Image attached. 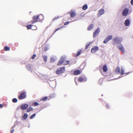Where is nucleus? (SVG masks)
Instances as JSON below:
<instances>
[{"label": "nucleus", "mask_w": 133, "mask_h": 133, "mask_svg": "<svg viewBox=\"0 0 133 133\" xmlns=\"http://www.w3.org/2000/svg\"><path fill=\"white\" fill-rule=\"evenodd\" d=\"M87 79L86 77H85L83 78V81L84 82H86L87 81Z\"/></svg>", "instance_id": "obj_44"}, {"label": "nucleus", "mask_w": 133, "mask_h": 133, "mask_svg": "<svg viewBox=\"0 0 133 133\" xmlns=\"http://www.w3.org/2000/svg\"><path fill=\"white\" fill-rule=\"evenodd\" d=\"M130 2L132 5H133V0H131Z\"/></svg>", "instance_id": "obj_45"}, {"label": "nucleus", "mask_w": 133, "mask_h": 133, "mask_svg": "<svg viewBox=\"0 0 133 133\" xmlns=\"http://www.w3.org/2000/svg\"><path fill=\"white\" fill-rule=\"evenodd\" d=\"M120 77H118V78H120Z\"/></svg>", "instance_id": "obj_57"}, {"label": "nucleus", "mask_w": 133, "mask_h": 133, "mask_svg": "<svg viewBox=\"0 0 133 133\" xmlns=\"http://www.w3.org/2000/svg\"><path fill=\"white\" fill-rule=\"evenodd\" d=\"M103 72H106L107 71L108 68L106 65L105 64L103 66Z\"/></svg>", "instance_id": "obj_19"}, {"label": "nucleus", "mask_w": 133, "mask_h": 133, "mask_svg": "<svg viewBox=\"0 0 133 133\" xmlns=\"http://www.w3.org/2000/svg\"><path fill=\"white\" fill-rule=\"evenodd\" d=\"M4 49L5 51H9L10 50V48L7 46H6L4 47Z\"/></svg>", "instance_id": "obj_28"}, {"label": "nucleus", "mask_w": 133, "mask_h": 133, "mask_svg": "<svg viewBox=\"0 0 133 133\" xmlns=\"http://www.w3.org/2000/svg\"><path fill=\"white\" fill-rule=\"evenodd\" d=\"M26 69L30 72H32V70L31 68V65L30 64H27L26 65Z\"/></svg>", "instance_id": "obj_13"}, {"label": "nucleus", "mask_w": 133, "mask_h": 133, "mask_svg": "<svg viewBox=\"0 0 133 133\" xmlns=\"http://www.w3.org/2000/svg\"><path fill=\"white\" fill-rule=\"evenodd\" d=\"M112 36L110 35L107 36L104 40L103 42L104 43H107L110 40L112 39Z\"/></svg>", "instance_id": "obj_5"}, {"label": "nucleus", "mask_w": 133, "mask_h": 133, "mask_svg": "<svg viewBox=\"0 0 133 133\" xmlns=\"http://www.w3.org/2000/svg\"><path fill=\"white\" fill-rule=\"evenodd\" d=\"M66 64H69V63L70 62V61H68V60H66Z\"/></svg>", "instance_id": "obj_46"}, {"label": "nucleus", "mask_w": 133, "mask_h": 133, "mask_svg": "<svg viewBox=\"0 0 133 133\" xmlns=\"http://www.w3.org/2000/svg\"><path fill=\"white\" fill-rule=\"evenodd\" d=\"M105 106H106V107L107 108V109H109V108H110L108 104H106L105 105Z\"/></svg>", "instance_id": "obj_41"}, {"label": "nucleus", "mask_w": 133, "mask_h": 133, "mask_svg": "<svg viewBox=\"0 0 133 133\" xmlns=\"http://www.w3.org/2000/svg\"><path fill=\"white\" fill-rule=\"evenodd\" d=\"M84 16V15H83V14L82 13L80 15V16L81 17H83Z\"/></svg>", "instance_id": "obj_47"}, {"label": "nucleus", "mask_w": 133, "mask_h": 133, "mask_svg": "<svg viewBox=\"0 0 133 133\" xmlns=\"http://www.w3.org/2000/svg\"><path fill=\"white\" fill-rule=\"evenodd\" d=\"M94 27L93 24H91L87 28V30L88 31H90Z\"/></svg>", "instance_id": "obj_21"}, {"label": "nucleus", "mask_w": 133, "mask_h": 133, "mask_svg": "<svg viewBox=\"0 0 133 133\" xmlns=\"http://www.w3.org/2000/svg\"><path fill=\"white\" fill-rule=\"evenodd\" d=\"M99 49L98 47L97 46H95L93 47L91 49V52L92 53H94L96 52Z\"/></svg>", "instance_id": "obj_9"}, {"label": "nucleus", "mask_w": 133, "mask_h": 133, "mask_svg": "<svg viewBox=\"0 0 133 133\" xmlns=\"http://www.w3.org/2000/svg\"><path fill=\"white\" fill-rule=\"evenodd\" d=\"M129 10L127 8H125L123 10L122 12V15L123 16H127L129 13Z\"/></svg>", "instance_id": "obj_4"}, {"label": "nucleus", "mask_w": 133, "mask_h": 133, "mask_svg": "<svg viewBox=\"0 0 133 133\" xmlns=\"http://www.w3.org/2000/svg\"><path fill=\"white\" fill-rule=\"evenodd\" d=\"M12 102L14 103H15L17 102V99L16 98H14L12 99Z\"/></svg>", "instance_id": "obj_31"}, {"label": "nucleus", "mask_w": 133, "mask_h": 133, "mask_svg": "<svg viewBox=\"0 0 133 133\" xmlns=\"http://www.w3.org/2000/svg\"><path fill=\"white\" fill-rule=\"evenodd\" d=\"M36 56V55L35 54H34L31 57L32 58V59H34L35 58Z\"/></svg>", "instance_id": "obj_39"}, {"label": "nucleus", "mask_w": 133, "mask_h": 133, "mask_svg": "<svg viewBox=\"0 0 133 133\" xmlns=\"http://www.w3.org/2000/svg\"><path fill=\"white\" fill-rule=\"evenodd\" d=\"M33 108L31 107H30L27 108L26 110V112H28L30 111L33 110Z\"/></svg>", "instance_id": "obj_24"}, {"label": "nucleus", "mask_w": 133, "mask_h": 133, "mask_svg": "<svg viewBox=\"0 0 133 133\" xmlns=\"http://www.w3.org/2000/svg\"><path fill=\"white\" fill-rule=\"evenodd\" d=\"M82 50H80L78 52H77V54L76 55V57H77L79 56L81 54V52H82Z\"/></svg>", "instance_id": "obj_27"}, {"label": "nucleus", "mask_w": 133, "mask_h": 133, "mask_svg": "<svg viewBox=\"0 0 133 133\" xmlns=\"http://www.w3.org/2000/svg\"><path fill=\"white\" fill-rule=\"evenodd\" d=\"M28 115L26 113H24L23 115L22 116V119L23 120H25L28 117Z\"/></svg>", "instance_id": "obj_15"}, {"label": "nucleus", "mask_w": 133, "mask_h": 133, "mask_svg": "<svg viewBox=\"0 0 133 133\" xmlns=\"http://www.w3.org/2000/svg\"><path fill=\"white\" fill-rule=\"evenodd\" d=\"M87 8L88 5L87 4H85L83 5L82 8L83 10H86Z\"/></svg>", "instance_id": "obj_23"}, {"label": "nucleus", "mask_w": 133, "mask_h": 133, "mask_svg": "<svg viewBox=\"0 0 133 133\" xmlns=\"http://www.w3.org/2000/svg\"><path fill=\"white\" fill-rule=\"evenodd\" d=\"M26 97V92L25 91L22 92L18 97V98L20 100L24 99Z\"/></svg>", "instance_id": "obj_2"}, {"label": "nucleus", "mask_w": 133, "mask_h": 133, "mask_svg": "<svg viewBox=\"0 0 133 133\" xmlns=\"http://www.w3.org/2000/svg\"><path fill=\"white\" fill-rule=\"evenodd\" d=\"M57 59L55 56H51L50 58V62H55Z\"/></svg>", "instance_id": "obj_18"}, {"label": "nucleus", "mask_w": 133, "mask_h": 133, "mask_svg": "<svg viewBox=\"0 0 133 133\" xmlns=\"http://www.w3.org/2000/svg\"><path fill=\"white\" fill-rule=\"evenodd\" d=\"M28 107V104L26 103H23L21 104L20 106L21 109L23 110H24L27 109Z\"/></svg>", "instance_id": "obj_8"}, {"label": "nucleus", "mask_w": 133, "mask_h": 133, "mask_svg": "<svg viewBox=\"0 0 133 133\" xmlns=\"http://www.w3.org/2000/svg\"><path fill=\"white\" fill-rule=\"evenodd\" d=\"M124 68L123 66L121 67V71L120 74L121 75H123L124 73Z\"/></svg>", "instance_id": "obj_22"}, {"label": "nucleus", "mask_w": 133, "mask_h": 133, "mask_svg": "<svg viewBox=\"0 0 133 133\" xmlns=\"http://www.w3.org/2000/svg\"><path fill=\"white\" fill-rule=\"evenodd\" d=\"M48 39L47 41H46V42H47V41H48Z\"/></svg>", "instance_id": "obj_54"}, {"label": "nucleus", "mask_w": 133, "mask_h": 133, "mask_svg": "<svg viewBox=\"0 0 133 133\" xmlns=\"http://www.w3.org/2000/svg\"><path fill=\"white\" fill-rule=\"evenodd\" d=\"M117 47L118 49L121 52L123 53H124L125 52V50L123 45L121 44H119V45L117 46Z\"/></svg>", "instance_id": "obj_7"}, {"label": "nucleus", "mask_w": 133, "mask_h": 133, "mask_svg": "<svg viewBox=\"0 0 133 133\" xmlns=\"http://www.w3.org/2000/svg\"><path fill=\"white\" fill-rule=\"evenodd\" d=\"M70 22H69V21H67V22H66L64 23V24L65 25H66L68 24Z\"/></svg>", "instance_id": "obj_40"}, {"label": "nucleus", "mask_w": 133, "mask_h": 133, "mask_svg": "<svg viewBox=\"0 0 133 133\" xmlns=\"http://www.w3.org/2000/svg\"><path fill=\"white\" fill-rule=\"evenodd\" d=\"M55 95V94H52V95H50V97H52V95Z\"/></svg>", "instance_id": "obj_49"}, {"label": "nucleus", "mask_w": 133, "mask_h": 133, "mask_svg": "<svg viewBox=\"0 0 133 133\" xmlns=\"http://www.w3.org/2000/svg\"><path fill=\"white\" fill-rule=\"evenodd\" d=\"M43 59L45 62H46L47 59V56L46 55H44L43 56Z\"/></svg>", "instance_id": "obj_26"}, {"label": "nucleus", "mask_w": 133, "mask_h": 133, "mask_svg": "<svg viewBox=\"0 0 133 133\" xmlns=\"http://www.w3.org/2000/svg\"><path fill=\"white\" fill-rule=\"evenodd\" d=\"M101 74H102V72H101Z\"/></svg>", "instance_id": "obj_55"}, {"label": "nucleus", "mask_w": 133, "mask_h": 133, "mask_svg": "<svg viewBox=\"0 0 133 133\" xmlns=\"http://www.w3.org/2000/svg\"><path fill=\"white\" fill-rule=\"evenodd\" d=\"M48 97L47 96H45L44 97H42L41 98V101H46L47 99H48Z\"/></svg>", "instance_id": "obj_25"}, {"label": "nucleus", "mask_w": 133, "mask_h": 133, "mask_svg": "<svg viewBox=\"0 0 133 133\" xmlns=\"http://www.w3.org/2000/svg\"><path fill=\"white\" fill-rule=\"evenodd\" d=\"M14 127L12 126L11 128V129H12L11 130L10 133H13V132L14 131Z\"/></svg>", "instance_id": "obj_38"}, {"label": "nucleus", "mask_w": 133, "mask_h": 133, "mask_svg": "<svg viewBox=\"0 0 133 133\" xmlns=\"http://www.w3.org/2000/svg\"><path fill=\"white\" fill-rule=\"evenodd\" d=\"M19 107H18V108H19Z\"/></svg>", "instance_id": "obj_58"}, {"label": "nucleus", "mask_w": 133, "mask_h": 133, "mask_svg": "<svg viewBox=\"0 0 133 133\" xmlns=\"http://www.w3.org/2000/svg\"><path fill=\"white\" fill-rule=\"evenodd\" d=\"M122 38L121 37H116L113 39L114 44H120L122 41Z\"/></svg>", "instance_id": "obj_1"}, {"label": "nucleus", "mask_w": 133, "mask_h": 133, "mask_svg": "<svg viewBox=\"0 0 133 133\" xmlns=\"http://www.w3.org/2000/svg\"><path fill=\"white\" fill-rule=\"evenodd\" d=\"M50 48L49 44H47L46 45L44 49V51H46L48 50Z\"/></svg>", "instance_id": "obj_20"}, {"label": "nucleus", "mask_w": 133, "mask_h": 133, "mask_svg": "<svg viewBox=\"0 0 133 133\" xmlns=\"http://www.w3.org/2000/svg\"><path fill=\"white\" fill-rule=\"evenodd\" d=\"M65 70V67L64 66L58 68L56 71V73L57 74H59L63 72Z\"/></svg>", "instance_id": "obj_3"}, {"label": "nucleus", "mask_w": 133, "mask_h": 133, "mask_svg": "<svg viewBox=\"0 0 133 133\" xmlns=\"http://www.w3.org/2000/svg\"><path fill=\"white\" fill-rule=\"evenodd\" d=\"M100 28L99 27H98L96 29L93 33V38H95V37L97 35L99 34V32H100Z\"/></svg>", "instance_id": "obj_6"}, {"label": "nucleus", "mask_w": 133, "mask_h": 133, "mask_svg": "<svg viewBox=\"0 0 133 133\" xmlns=\"http://www.w3.org/2000/svg\"><path fill=\"white\" fill-rule=\"evenodd\" d=\"M104 13V10L103 9H101L98 12V15L100 16L103 14Z\"/></svg>", "instance_id": "obj_14"}, {"label": "nucleus", "mask_w": 133, "mask_h": 133, "mask_svg": "<svg viewBox=\"0 0 133 133\" xmlns=\"http://www.w3.org/2000/svg\"><path fill=\"white\" fill-rule=\"evenodd\" d=\"M69 13L70 14V16L71 17H75L76 15V13L75 11H73L71 10Z\"/></svg>", "instance_id": "obj_11"}, {"label": "nucleus", "mask_w": 133, "mask_h": 133, "mask_svg": "<svg viewBox=\"0 0 133 133\" xmlns=\"http://www.w3.org/2000/svg\"><path fill=\"white\" fill-rule=\"evenodd\" d=\"M42 15L43 16V19H44V16H43L42 14H40V15Z\"/></svg>", "instance_id": "obj_51"}, {"label": "nucleus", "mask_w": 133, "mask_h": 133, "mask_svg": "<svg viewBox=\"0 0 133 133\" xmlns=\"http://www.w3.org/2000/svg\"><path fill=\"white\" fill-rule=\"evenodd\" d=\"M129 73V72H127V73H125V74H128Z\"/></svg>", "instance_id": "obj_52"}, {"label": "nucleus", "mask_w": 133, "mask_h": 133, "mask_svg": "<svg viewBox=\"0 0 133 133\" xmlns=\"http://www.w3.org/2000/svg\"><path fill=\"white\" fill-rule=\"evenodd\" d=\"M33 105L35 106H37L38 105H39V104L37 102H35L33 103Z\"/></svg>", "instance_id": "obj_36"}, {"label": "nucleus", "mask_w": 133, "mask_h": 133, "mask_svg": "<svg viewBox=\"0 0 133 133\" xmlns=\"http://www.w3.org/2000/svg\"><path fill=\"white\" fill-rule=\"evenodd\" d=\"M32 26V25L31 24L28 25L26 26V27L28 29H31Z\"/></svg>", "instance_id": "obj_32"}, {"label": "nucleus", "mask_w": 133, "mask_h": 133, "mask_svg": "<svg viewBox=\"0 0 133 133\" xmlns=\"http://www.w3.org/2000/svg\"><path fill=\"white\" fill-rule=\"evenodd\" d=\"M76 85H77V83L76 82Z\"/></svg>", "instance_id": "obj_53"}, {"label": "nucleus", "mask_w": 133, "mask_h": 133, "mask_svg": "<svg viewBox=\"0 0 133 133\" xmlns=\"http://www.w3.org/2000/svg\"><path fill=\"white\" fill-rule=\"evenodd\" d=\"M36 114H34L32 115L30 117V119H32L34 118L36 116Z\"/></svg>", "instance_id": "obj_34"}, {"label": "nucleus", "mask_w": 133, "mask_h": 133, "mask_svg": "<svg viewBox=\"0 0 133 133\" xmlns=\"http://www.w3.org/2000/svg\"><path fill=\"white\" fill-rule=\"evenodd\" d=\"M63 27H60L59 28H58L57 29L55 30V32L56 31H58V30H59L61 28Z\"/></svg>", "instance_id": "obj_42"}, {"label": "nucleus", "mask_w": 133, "mask_h": 133, "mask_svg": "<svg viewBox=\"0 0 133 133\" xmlns=\"http://www.w3.org/2000/svg\"><path fill=\"white\" fill-rule=\"evenodd\" d=\"M73 73L75 75H78L80 74V71L79 70H75L74 71Z\"/></svg>", "instance_id": "obj_17"}, {"label": "nucleus", "mask_w": 133, "mask_h": 133, "mask_svg": "<svg viewBox=\"0 0 133 133\" xmlns=\"http://www.w3.org/2000/svg\"><path fill=\"white\" fill-rule=\"evenodd\" d=\"M130 24V21L129 19H126L124 23V24L125 26H128Z\"/></svg>", "instance_id": "obj_12"}, {"label": "nucleus", "mask_w": 133, "mask_h": 133, "mask_svg": "<svg viewBox=\"0 0 133 133\" xmlns=\"http://www.w3.org/2000/svg\"><path fill=\"white\" fill-rule=\"evenodd\" d=\"M39 15H38L36 16H34L33 17V21H31V23L34 24L37 22V20L39 19Z\"/></svg>", "instance_id": "obj_10"}, {"label": "nucleus", "mask_w": 133, "mask_h": 133, "mask_svg": "<svg viewBox=\"0 0 133 133\" xmlns=\"http://www.w3.org/2000/svg\"><path fill=\"white\" fill-rule=\"evenodd\" d=\"M65 59V57H64L62 56L61 57L60 60H62L63 62H64V61Z\"/></svg>", "instance_id": "obj_35"}, {"label": "nucleus", "mask_w": 133, "mask_h": 133, "mask_svg": "<svg viewBox=\"0 0 133 133\" xmlns=\"http://www.w3.org/2000/svg\"><path fill=\"white\" fill-rule=\"evenodd\" d=\"M42 76L43 78H44L46 79H48V75H43Z\"/></svg>", "instance_id": "obj_37"}, {"label": "nucleus", "mask_w": 133, "mask_h": 133, "mask_svg": "<svg viewBox=\"0 0 133 133\" xmlns=\"http://www.w3.org/2000/svg\"><path fill=\"white\" fill-rule=\"evenodd\" d=\"M115 73L117 74H119L120 72V68L119 67H117L115 71Z\"/></svg>", "instance_id": "obj_16"}, {"label": "nucleus", "mask_w": 133, "mask_h": 133, "mask_svg": "<svg viewBox=\"0 0 133 133\" xmlns=\"http://www.w3.org/2000/svg\"><path fill=\"white\" fill-rule=\"evenodd\" d=\"M49 80H50V81H53V80H54L53 79H49Z\"/></svg>", "instance_id": "obj_50"}, {"label": "nucleus", "mask_w": 133, "mask_h": 133, "mask_svg": "<svg viewBox=\"0 0 133 133\" xmlns=\"http://www.w3.org/2000/svg\"><path fill=\"white\" fill-rule=\"evenodd\" d=\"M78 81L79 82H82L83 81V78L82 77H79L78 79Z\"/></svg>", "instance_id": "obj_33"}, {"label": "nucleus", "mask_w": 133, "mask_h": 133, "mask_svg": "<svg viewBox=\"0 0 133 133\" xmlns=\"http://www.w3.org/2000/svg\"><path fill=\"white\" fill-rule=\"evenodd\" d=\"M92 43V42H90V43H87V45H86L85 48V49H88V47H89V46L90 45V44Z\"/></svg>", "instance_id": "obj_29"}, {"label": "nucleus", "mask_w": 133, "mask_h": 133, "mask_svg": "<svg viewBox=\"0 0 133 133\" xmlns=\"http://www.w3.org/2000/svg\"><path fill=\"white\" fill-rule=\"evenodd\" d=\"M63 63V62L62 60H59V61H58V63H57V65H61Z\"/></svg>", "instance_id": "obj_30"}, {"label": "nucleus", "mask_w": 133, "mask_h": 133, "mask_svg": "<svg viewBox=\"0 0 133 133\" xmlns=\"http://www.w3.org/2000/svg\"><path fill=\"white\" fill-rule=\"evenodd\" d=\"M30 127V126H28V127Z\"/></svg>", "instance_id": "obj_56"}, {"label": "nucleus", "mask_w": 133, "mask_h": 133, "mask_svg": "<svg viewBox=\"0 0 133 133\" xmlns=\"http://www.w3.org/2000/svg\"><path fill=\"white\" fill-rule=\"evenodd\" d=\"M59 17L58 16H57V17H55L53 19V21H54L55 19H56L58 18H59Z\"/></svg>", "instance_id": "obj_43"}, {"label": "nucleus", "mask_w": 133, "mask_h": 133, "mask_svg": "<svg viewBox=\"0 0 133 133\" xmlns=\"http://www.w3.org/2000/svg\"><path fill=\"white\" fill-rule=\"evenodd\" d=\"M3 107V105L2 104H0V108H2Z\"/></svg>", "instance_id": "obj_48"}]
</instances>
